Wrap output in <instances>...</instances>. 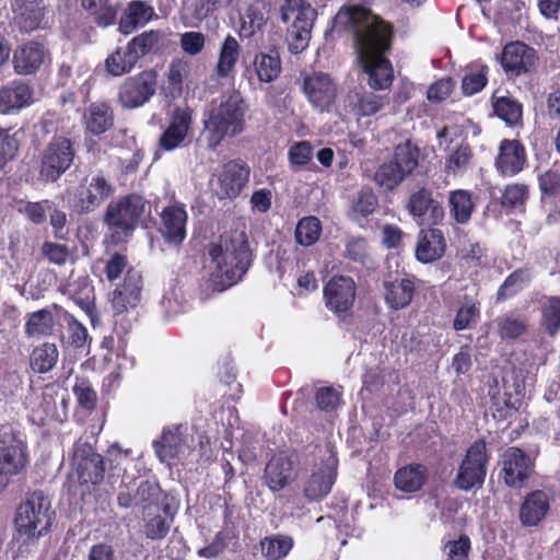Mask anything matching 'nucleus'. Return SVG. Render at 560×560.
<instances>
[{"instance_id": "f257e3e1", "label": "nucleus", "mask_w": 560, "mask_h": 560, "mask_svg": "<svg viewBox=\"0 0 560 560\" xmlns=\"http://www.w3.org/2000/svg\"><path fill=\"white\" fill-rule=\"evenodd\" d=\"M338 27L349 30L354 36L357 58L374 90L388 89L394 70L385 54L390 47L392 30L363 5H346L335 18Z\"/></svg>"}, {"instance_id": "f03ea898", "label": "nucleus", "mask_w": 560, "mask_h": 560, "mask_svg": "<svg viewBox=\"0 0 560 560\" xmlns=\"http://www.w3.org/2000/svg\"><path fill=\"white\" fill-rule=\"evenodd\" d=\"M206 266L209 287L223 291L237 283L250 264V250L243 232L232 231L221 235L209 247Z\"/></svg>"}, {"instance_id": "7ed1b4c3", "label": "nucleus", "mask_w": 560, "mask_h": 560, "mask_svg": "<svg viewBox=\"0 0 560 560\" xmlns=\"http://www.w3.org/2000/svg\"><path fill=\"white\" fill-rule=\"evenodd\" d=\"M244 116L245 106L238 92L232 91L221 96L205 115L208 147L215 149L224 138L242 133L245 127Z\"/></svg>"}, {"instance_id": "20e7f679", "label": "nucleus", "mask_w": 560, "mask_h": 560, "mask_svg": "<svg viewBox=\"0 0 560 560\" xmlns=\"http://www.w3.org/2000/svg\"><path fill=\"white\" fill-rule=\"evenodd\" d=\"M151 206L139 195H129L117 202H112L106 210L105 223L120 242L132 232L136 226L143 223L150 215Z\"/></svg>"}, {"instance_id": "39448f33", "label": "nucleus", "mask_w": 560, "mask_h": 560, "mask_svg": "<svg viewBox=\"0 0 560 560\" xmlns=\"http://www.w3.org/2000/svg\"><path fill=\"white\" fill-rule=\"evenodd\" d=\"M142 277L130 268L125 273L124 282L110 295V305L115 325L127 332L137 320V307L141 301Z\"/></svg>"}, {"instance_id": "423d86ee", "label": "nucleus", "mask_w": 560, "mask_h": 560, "mask_svg": "<svg viewBox=\"0 0 560 560\" xmlns=\"http://www.w3.org/2000/svg\"><path fill=\"white\" fill-rule=\"evenodd\" d=\"M280 13L284 23L292 21L287 34L289 50L292 54L302 52L310 44L316 10L304 0H285Z\"/></svg>"}, {"instance_id": "0eeeda50", "label": "nucleus", "mask_w": 560, "mask_h": 560, "mask_svg": "<svg viewBox=\"0 0 560 560\" xmlns=\"http://www.w3.org/2000/svg\"><path fill=\"white\" fill-rule=\"evenodd\" d=\"M419 164V150L410 140L396 145L393 158L378 166L374 174L375 184L385 191L398 187L410 176Z\"/></svg>"}, {"instance_id": "6e6552de", "label": "nucleus", "mask_w": 560, "mask_h": 560, "mask_svg": "<svg viewBox=\"0 0 560 560\" xmlns=\"http://www.w3.org/2000/svg\"><path fill=\"white\" fill-rule=\"evenodd\" d=\"M20 534L38 538L51 524L50 501L43 492L31 493L18 508L15 520Z\"/></svg>"}, {"instance_id": "1a4fd4ad", "label": "nucleus", "mask_w": 560, "mask_h": 560, "mask_svg": "<svg viewBox=\"0 0 560 560\" xmlns=\"http://www.w3.org/2000/svg\"><path fill=\"white\" fill-rule=\"evenodd\" d=\"M28 463L26 445L21 434L10 427L0 429V491L10 478L24 470Z\"/></svg>"}, {"instance_id": "9d476101", "label": "nucleus", "mask_w": 560, "mask_h": 560, "mask_svg": "<svg viewBox=\"0 0 560 560\" xmlns=\"http://www.w3.org/2000/svg\"><path fill=\"white\" fill-rule=\"evenodd\" d=\"M488 459L485 441L479 440L470 445L454 480L456 487L464 491L480 488L486 478Z\"/></svg>"}, {"instance_id": "9b49d317", "label": "nucleus", "mask_w": 560, "mask_h": 560, "mask_svg": "<svg viewBox=\"0 0 560 560\" xmlns=\"http://www.w3.org/2000/svg\"><path fill=\"white\" fill-rule=\"evenodd\" d=\"M73 159L71 141L63 136H55L42 153L40 177L56 182L71 166Z\"/></svg>"}, {"instance_id": "f8f14e48", "label": "nucleus", "mask_w": 560, "mask_h": 560, "mask_svg": "<svg viewBox=\"0 0 560 560\" xmlns=\"http://www.w3.org/2000/svg\"><path fill=\"white\" fill-rule=\"evenodd\" d=\"M71 464L73 476L81 486H95L103 481L104 460L91 444L78 442L74 445Z\"/></svg>"}, {"instance_id": "ddd939ff", "label": "nucleus", "mask_w": 560, "mask_h": 560, "mask_svg": "<svg viewBox=\"0 0 560 560\" xmlns=\"http://www.w3.org/2000/svg\"><path fill=\"white\" fill-rule=\"evenodd\" d=\"M299 459L294 453L281 452L273 455L265 467V481L273 492L280 491L296 480Z\"/></svg>"}, {"instance_id": "4468645a", "label": "nucleus", "mask_w": 560, "mask_h": 560, "mask_svg": "<svg viewBox=\"0 0 560 560\" xmlns=\"http://www.w3.org/2000/svg\"><path fill=\"white\" fill-rule=\"evenodd\" d=\"M114 194L113 185L101 174L86 176L77 188L75 207L83 212L98 208Z\"/></svg>"}, {"instance_id": "2eb2a0df", "label": "nucleus", "mask_w": 560, "mask_h": 560, "mask_svg": "<svg viewBox=\"0 0 560 560\" xmlns=\"http://www.w3.org/2000/svg\"><path fill=\"white\" fill-rule=\"evenodd\" d=\"M153 445L159 459L167 465L186 460L192 452L188 436L183 435L179 427L165 429Z\"/></svg>"}, {"instance_id": "dca6fc26", "label": "nucleus", "mask_w": 560, "mask_h": 560, "mask_svg": "<svg viewBox=\"0 0 560 560\" xmlns=\"http://www.w3.org/2000/svg\"><path fill=\"white\" fill-rule=\"evenodd\" d=\"M303 88L313 107L320 112L331 109L337 97V86L328 74L313 73L304 80Z\"/></svg>"}, {"instance_id": "f3484780", "label": "nucleus", "mask_w": 560, "mask_h": 560, "mask_svg": "<svg viewBox=\"0 0 560 560\" xmlns=\"http://www.w3.org/2000/svg\"><path fill=\"white\" fill-rule=\"evenodd\" d=\"M155 92V79L150 72H142L127 79L120 88L119 101L124 107L137 108L144 105Z\"/></svg>"}, {"instance_id": "a211bd4d", "label": "nucleus", "mask_w": 560, "mask_h": 560, "mask_svg": "<svg viewBox=\"0 0 560 560\" xmlns=\"http://www.w3.org/2000/svg\"><path fill=\"white\" fill-rule=\"evenodd\" d=\"M192 122V112L187 106H176L171 116L170 124L160 138V147L165 151H173L183 145Z\"/></svg>"}, {"instance_id": "6ab92c4d", "label": "nucleus", "mask_w": 560, "mask_h": 560, "mask_svg": "<svg viewBox=\"0 0 560 560\" xmlns=\"http://www.w3.org/2000/svg\"><path fill=\"white\" fill-rule=\"evenodd\" d=\"M407 208L419 224H438L444 218L443 207L427 188L415 191L409 198Z\"/></svg>"}, {"instance_id": "aec40b11", "label": "nucleus", "mask_w": 560, "mask_h": 560, "mask_svg": "<svg viewBox=\"0 0 560 560\" xmlns=\"http://www.w3.org/2000/svg\"><path fill=\"white\" fill-rule=\"evenodd\" d=\"M337 459L329 455L322 465L315 466L304 486V495L308 501H319L331 490L336 478Z\"/></svg>"}, {"instance_id": "412c9836", "label": "nucleus", "mask_w": 560, "mask_h": 560, "mask_svg": "<svg viewBox=\"0 0 560 560\" xmlns=\"http://www.w3.org/2000/svg\"><path fill=\"white\" fill-rule=\"evenodd\" d=\"M535 50L521 42H513L504 46L501 65L509 75H521L534 69L536 63Z\"/></svg>"}, {"instance_id": "4be33fe9", "label": "nucleus", "mask_w": 560, "mask_h": 560, "mask_svg": "<svg viewBox=\"0 0 560 560\" xmlns=\"http://www.w3.org/2000/svg\"><path fill=\"white\" fill-rule=\"evenodd\" d=\"M326 305L335 313H345L351 308L355 299V284L350 277L331 278L325 287Z\"/></svg>"}, {"instance_id": "5701e85b", "label": "nucleus", "mask_w": 560, "mask_h": 560, "mask_svg": "<svg viewBox=\"0 0 560 560\" xmlns=\"http://www.w3.org/2000/svg\"><path fill=\"white\" fill-rule=\"evenodd\" d=\"M249 179V168L236 161L226 163L218 175L217 195L220 198H235Z\"/></svg>"}, {"instance_id": "b1692460", "label": "nucleus", "mask_w": 560, "mask_h": 560, "mask_svg": "<svg viewBox=\"0 0 560 560\" xmlns=\"http://www.w3.org/2000/svg\"><path fill=\"white\" fill-rule=\"evenodd\" d=\"M63 308L57 304L27 315L24 332L27 338L39 339L50 336L56 324H61Z\"/></svg>"}, {"instance_id": "393cba45", "label": "nucleus", "mask_w": 560, "mask_h": 560, "mask_svg": "<svg viewBox=\"0 0 560 560\" xmlns=\"http://www.w3.org/2000/svg\"><path fill=\"white\" fill-rule=\"evenodd\" d=\"M504 481L509 487L518 488L528 477L532 462L520 448L510 447L503 454Z\"/></svg>"}, {"instance_id": "a878e982", "label": "nucleus", "mask_w": 560, "mask_h": 560, "mask_svg": "<svg viewBox=\"0 0 560 560\" xmlns=\"http://www.w3.org/2000/svg\"><path fill=\"white\" fill-rule=\"evenodd\" d=\"M44 59L45 50L38 43L28 42L18 46L12 56L14 72L19 75L34 74L43 65Z\"/></svg>"}, {"instance_id": "bb28decb", "label": "nucleus", "mask_w": 560, "mask_h": 560, "mask_svg": "<svg viewBox=\"0 0 560 560\" xmlns=\"http://www.w3.org/2000/svg\"><path fill=\"white\" fill-rule=\"evenodd\" d=\"M526 162L523 145L516 140H503L500 144L495 167L503 176H514L520 173Z\"/></svg>"}, {"instance_id": "cd10ccee", "label": "nucleus", "mask_w": 560, "mask_h": 560, "mask_svg": "<svg viewBox=\"0 0 560 560\" xmlns=\"http://www.w3.org/2000/svg\"><path fill=\"white\" fill-rule=\"evenodd\" d=\"M156 18L152 5L147 1L133 0L128 3L120 18L118 30L124 35H129L137 28L145 26L152 19Z\"/></svg>"}, {"instance_id": "c85d7f7f", "label": "nucleus", "mask_w": 560, "mask_h": 560, "mask_svg": "<svg viewBox=\"0 0 560 560\" xmlns=\"http://www.w3.org/2000/svg\"><path fill=\"white\" fill-rule=\"evenodd\" d=\"M33 91L22 81H12L0 89V114H9L32 103Z\"/></svg>"}, {"instance_id": "c756f323", "label": "nucleus", "mask_w": 560, "mask_h": 560, "mask_svg": "<svg viewBox=\"0 0 560 560\" xmlns=\"http://www.w3.org/2000/svg\"><path fill=\"white\" fill-rule=\"evenodd\" d=\"M445 248L446 243L441 230H422L418 236L416 257L421 262H432L443 256Z\"/></svg>"}, {"instance_id": "7c9ffc66", "label": "nucleus", "mask_w": 560, "mask_h": 560, "mask_svg": "<svg viewBox=\"0 0 560 560\" xmlns=\"http://www.w3.org/2000/svg\"><path fill=\"white\" fill-rule=\"evenodd\" d=\"M550 508V498L546 491L536 490L527 494L520 509V520L525 526H536L545 518Z\"/></svg>"}, {"instance_id": "2f4dec72", "label": "nucleus", "mask_w": 560, "mask_h": 560, "mask_svg": "<svg viewBox=\"0 0 560 560\" xmlns=\"http://www.w3.org/2000/svg\"><path fill=\"white\" fill-rule=\"evenodd\" d=\"M385 302L392 310H401L410 304L415 293L412 278H397L384 281Z\"/></svg>"}, {"instance_id": "473e14b6", "label": "nucleus", "mask_w": 560, "mask_h": 560, "mask_svg": "<svg viewBox=\"0 0 560 560\" xmlns=\"http://www.w3.org/2000/svg\"><path fill=\"white\" fill-rule=\"evenodd\" d=\"M162 233L167 242L179 244L186 236L187 213L183 206L173 205L162 212Z\"/></svg>"}, {"instance_id": "72a5a7b5", "label": "nucleus", "mask_w": 560, "mask_h": 560, "mask_svg": "<svg viewBox=\"0 0 560 560\" xmlns=\"http://www.w3.org/2000/svg\"><path fill=\"white\" fill-rule=\"evenodd\" d=\"M173 517L167 506L149 504L144 508V534L149 539H163L171 527Z\"/></svg>"}, {"instance_id": "f704fd0d", "label": "nucleus", "mask_w": 560, "mask_h": 560, "mask_svg": "<svg viewBox=\"0 0 560 560\" xmlns=\"http://www.w3.org/2000/svg\"><path fill=\"white\" fill-rule=\"evenodd\" d=\"M241 46L237 39L228 35L221 44L214 72L219 79L232 75L238 62Z\"/></svg>"}, {"instance_id": "c9c22d12", "label": "nucleus", "mask_w": 560, "mask_h": 560, "mask_svg": "<svg viewBox=\"0 0 560 560\" xmlns=\"http://www.w3.org/2000/svg\"><path fill=\"white\" fill-rule=\"evenodd\" d=\"M428 479V470L423 465L411 464L401 467L395 474L394 481L398 490L412 493L419 491Z\"/></svg>"}, {"instance_id": "e433bc0d", "label": "nucleus", "mask_w": 560, "mask_h": 560, "mask_svg": "<svg viewBox=\"0 0 560 560\" xmlns=\"http://www.w3.org/2000/svg\"><path fill=\"white\" fill-rule=\"evenodd\" d=\"M85 129L93 135H101L113 126V112L104 103H93L83 115Z\"/></svg>"}, {"instance_id": "4c0bfd02", "label": "nucleus", "mask_w": 560, "mask_h": 560, "mask_svg": "<svg viewBox=\"0 0 560 560\" xmlns=\"http://www.w3.org/2000/svg\"><path fill=\"white\" fill-rule=\"evenodd\" d=\"M59 351L57 346L51 342H44L35 347L30 357V364L33 371L37 373H47L54 369L58 362Z\"/></svg>"}, {"instance_id": "58836bf2", "label": "nucleus", "mask_w": 560, "mask_h": 560, "mask_svg": "<svg viewBox=\"0 0 560 560\" xmlns=\"http://www.w3.org/2000/svg\"><path fill=\"white\" fill-rule=\"evenodd\" d=\"M191 74V62L183 58L171 62L167 70V90L173 97L183 92L184 82H188Z\"/></svg>"}, {"instance_id": "ea45409f", "label": "nucleus", "mask_w": 560, "mask_h": 560, "mask_svg": "<svg viewBox=\"0 0 560 560\" xmlns=\"http://www.w3.org/2000/svg\"><path fill=\"white\" fill-rule=\"evenodd\" d=\"M448 201L455 221L459 224L467 223L475 208L471 194L463 189L454 190L450 194Z\"/></svg>"}, {"instance_id": "a19ab883", "label": "nucleus", "mask_w": 560, "mask_h": 560, "mask_svg": "<svg viewBox=\"0 0 560 560\" xmlns=\"http://www.w3.org/2000/svg\"><path fill=\"white\" fill-rule=\"evenodd\" d=\"M44 18V7L40 2L28 1L20 5L16 15V23L24 32H32L37 28Z\"/></svg>"}, {"instance_id": "79ce46f5", "label": "nucleus", "mask_w": 560, "mask_h": 560, "mask_svg": "<svg viewBox=\"0 0 560 560\" xmlns=\"http://www.w3.org/2000/svg\"><path fill=\"white\" fill-rule=\"evenodd\" d=\"M532 280V271L528 268H520L513 271L501 284L498 290L497 299L498 301H504L517 292H520L523 288H525Z\"/></svg>"}, {"instance_id": "37998d69", "label": "nucleus", "mask_w": 560, "mask_h": 560, "mask_svg": "<svg viewBox=\"0 0 560 560\" xmlns=\"http://www.w3.org/2000/svg\"><path fill=\"white\" fill-rule=\"evenodd\" d=\"M137 59L127 48H117L105 60L106 70L114 77H120L130 72L137 65Z\"/></svg>"}, {"instance_id": "c03bdc74", "label": "nucleus", "mask_w": 560, "mask_h": 560, "mask_svg": "<svg viewBox=\"0 0 560 560\" xmlns=\"http://www.w3.org/2000/svg\"><path fill=\"white\" fill-rule=\"evenodd\" d=\"M254 68L260 82L269 83L281 72V62L277 55L258 54L254 59Z\"/></svg>"}, {"instance_id": "a18cd8bd", "label": "nucleus", "mask_w": 560, "mask_h": 560, "mask_svg": "<svg viewBox=\"0 0 560 560\" xmlns=\"http://www.w3.org/2000/svg\"><path fill=\"white\" fill-rule=\"evenodd\" d=\"M472 151L468 144H460L446 159L445 172L454 176L463 175L472 161Z\"/></svg>"}, {"instance_id": "49530a36", "label": "nucleus", "mask_w": 560, "mask_h": 560, "mask_svg": "<svg viewBox=\"0 0 560 560\" xmlns=\"http://www.w3.org/2000/svg\"><path fill=\"white\" fill-rule=\"evenodd\" d=\"M493 110L509 126H515L522 119V105L509 96L497 97L493 102Z\"/></svg>"}, {"instance_id": "de8ad7c7", "label": "nucleus", "mask_w": 560, "mask_h": 560, "mask_svg": "<svg viewBox=\"0 0 560 560\" xmlns=\"http://www.w3.org/2000/svg\"><path fill=\"white\" fill-rule=\"evenodd\" d=\"M293 547L289 536H271L261 541V551L268 560H279L285 557Z\"/></svg>"}, {"instance_id": "09e8293b", "label": "nucleus", "mask_w": 560, "mask_h": 560, "mask_svg": "<svg viewBox=\"0 0 560 560\" xmlns=\"http://www.w3.org/2000/svg\"><path fill=\"white\" fill-rule=\"evenodd\" d=\"M320 232V221L315 217H306L296 225L295 240L302 246H311L319 238Z\"/></svg>"}, {"instance_id": "8fccbe9b", "label": "nucleus", "mask_w": 560, "mask_h": 560, "mask_svg": "<svg viewBox=\"0 0 560 560\" xmlns=\"http://www.w3.org/2000/svg\"><path fill=\"white\" fill-rule=\"evenodd\" d=\"M386 104H388L386 96L377 95L373 92H364L357 96L354 113L359 117L371 116L380 112Z\"/></svg>"}, {"instance_id": "3c124183", "label": "nucleus", "mask_w": 560, "mask_h": 560, "mask_svg": "<svg viewBox=\"0 0 560 560\" xmlns=\"http://www.w3.org/2000/svg\"><path fill=\"white\" fill-rule=\"evenodd\" d=\"M313 147L308 141H298L290 145L288 159L292 171L296 172L308 165L313 159Z\"/></svg>"}, {"instance_id": "603ef678", "label": "nucleus", "mask_w": 560, "mask_h": 560, "mask_svg": "<svg viewBox=\"0 0 560 560\" xmlns=\"http://www.w3.org/2000/svg\"><path fill=\"white\" fill-rule=\"evenodd\" d=\"M160 40V33L158 31H147L133 37L127 45V48L132 52L137 61L149 54Z\"/></svg>"}, {"instance_id": "864d4df0", "label": "nucleus", "mask_w": 560, "mask_h": 560, "mask_svg": "<svg viewBox=\"0 0 560 560\" xmlns=\"http://www.w3.org/2000/svg\"><path fill=\"white\" fill-rule=\"evenodd\" d=\"M61 316V323L67 324L68 342L77 348L83 347L88 339L86 328L65 310Z\"/></svg>"}, {"instance_id": "5fc2aeb1", "label": "nucleus", "mask_w": 560, "mask_h": 560, "mask_svg": "<svg viewBox=\"0 0 560 560\" xmlns=\"http://www.w3.org/2000/svg\"><path fill=\"white\" fill-rule=\"evenodd\" d=\"M377 197L372 190H361L358 196V199L354 201L352 206L351 215L355 220L366 218L368 215L374 212L375 208L377 207Z\"/></svg>"}, {"instance_id": "6e6d98bb", "label": "nucleus", "mask_w": 560, "mask_h": 560, "mask_svg": "<svg viewBox=\"0 0 560 560\" xmlns=\"http://www.w3.org/2000/svg\"><path fill=\"white\" fill-rule=\"evenodd\" d=\"M542 317L548 332L555 335L560 329V298L547 299L542 308Z\"/></svg>"}, {"instance_id": "4d7b16f0", "label": "nucleus", "mask_w": 560, "mask_h": 560, "mask_svg": "<svg viewBox=\"0 0 560 560\" xmlns=\"http://www.w3.org/2000/svg\"><path fill=\"white\" fill-rule=\"evenodd\" d=\"M479 306L472 300H465L455 316L453 327L455 330H464L470 327L479 317Z\"/></svg>"}, {"instance_id": "13d9d810", "label": "nucleus", "mask_w": 560, "mask_h": 560, "mask_svg": "<svg viewBox=\"0 0 560 560\" xmlns=\"http://www.w3.org/2000/svg\"><path fill=\"white\" fill-rule=\"evenodd\" d=\"M487 84V68L480 67L469 70L462 82L464 94L472 95L480 92Z\"/></svg>"}, {"instance_id": "bf43d9fd", "label": "nucleus", "mask_w": 560, "mask_h": 560, "mask_svg": "<svg viewBox=\"0 0 560 560\" xmlns=\"http://www.w3.org/2000/svg\"><path fill=\"white\" fill-rule=\"evenodd\" d=\"M499 332L502 338L515 339L526 331V324L523 319L506 315L498 322Z\"/></svg>"}, {"instance_id": "052dcab7", "label": "nucleus", "mask_w": 560, "mask_h": 560, "mask_svg": "<svg viewBox=\"0 0 560 560\" xmlns=\"http://www.w3.org/2000/svg\"><path fill=\"white\" fill-rule=\"evenodd\" d=\"M528 197V188L524 184L508 185L502 196L504 207H522Z\"/></svg>"}, {"instance_id": "680f3d73", "label": "nucleus", "mask_w": 560, "mask_h": 560, "mask_svg": "<svg viewBox=\"0 0 560 560\" xmlns=\"http://www.w3.org/2000/svg\"><path fill=\"white\" fill-rule=\"evenodd\" d=\"M341 401V394L334 387H322L316 392V402L320 410L330 412L337 409Z\"/></svg>"}, {"instance_id": "e2e57ef3", "label": "nucleus", "mask_w": 560, "mask_h": 560, "mask_svg": "<svg viewBox=\"0 0 560 560\" xmlns=\"http://www.w3.org/2000/svg\"><path fill=\"white\" fill-rule=\"evenodd\" d=\"M54 203L49 200L26 202L20 212L24 213L33 223L40 224L46 220V213L52 210Z\"/></svg>"}, {"instance_id": "0e129e2a", "label": "nucleus", "mask_w": 560, "mask_h": 560, "mask_svg": "<svg viewBox=\"0 0 560 560\" xmlns=\"http://www.w3.org/2000/svg\"><path fill=\"white\" fill-rule=\"evenodd\" d=\"M74 395L83 408L88 410L94 409L97 400L96 392L88 381H80L73 387Z\"/></svg>"}, {"instance_id": "69168bd1", "label": "nucleus", "mask_w": 560, "mask_h": 560, "mask_svg": "<svg viewBox=\"0 0 560 560\" xmlns=\"http://www.w3.org/2000/svg\"><path fill=\"white\" fill-rule=\"evenodd\" d=\"M469 549V538L460 536L457 540L448 541L444 547V552L447 560H466Z\"/></svg>"}, {"instance_id": "338daca9", "label": "nucleus", "mask_w": 560, "mask_h": 560, "mask_svg": "<svg viewBox=\"0 0 560 560\" xmlns=\"http://www.w3.org/2000/svg\"><path fill=\"white\" fill-rule=\"evenodd\" d=\"M205 42V35L200 32H186L180 36V46L190 56L198 55L203 49Z\"/></svg>"}, {"instance_id": "774afa93", "label": "nucleus", "mask_w": 560, "mask_h": 560, "mask_svg": "<svg viewBox=\"0 0 560 560\" xmlns=\"http://www.w3.org/2000/svg\"><path fill=\"white\" fill-rule=\"evenodd\" d=\"M43 255L52 264L63 265L70 257L66 245L45 242L42 247Z\"/></svg>"}]
</instances>
